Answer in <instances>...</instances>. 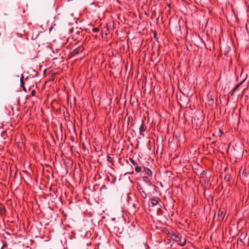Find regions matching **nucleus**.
I'll return each mask as SVG.
<instances>
[{
	"label": "nucleus",
	"mask_w": 249,
	"mask_h": 249,
	"mask_svg": "<svg viewBox=\"0 0 249 249\" xmlns=\"http://www.w3.org/2000/svg\"><path fill=\"white\" fill-rule=\"evenodd\" d=\"M218 216L222 217V219L224 218L225 216V213L223 211L219 210L218 213Z\"/></svg>",
	"instance_id": "nucleus-7"
},
{
	"label": "nucleus",
	"mask_w": 249,
	"mask_h": 249,
	"mask_svg": "<svg viewBox=\"0 0 249 249\" xmlns=\"http://www.w3.org/2000/svg\"><path fill=\"white\" fill-rule=\"evenodd\" d=\"M93 31L94 32H98V31H99V29H98V28H93Z\"/></svg>",
	"instance_id": "nucleus-13"
},
{
	"label": "nucleus",
	"mask_w": 249,
	"mask_h": 249,
	"mask_svg": "<svg viewBox=\"0 0 249 249\" xmlns=\"http://www.w3.org/2000/svg\"><path fill=\"white\" fill-rule=\"evenodd\" d=\"M142 170V168L140 166H136L135 167V171L137 172V173H139L140 172H141Z\"/></svg>",
	"instance_id": "nucleus-8"
},
{
	"label": "nucleus",
	"mask_w": 249,
	"mask_h": 249,
	"mask_svg": "<svg viewBox=\"0 0 249 249\" xmlns=\"http://www.w3.org/2000/svg\"><path fill=\"white\" fill-rule=\"evenodd\" d=\"M35 90H32V92H31V94L32 96H34L35 95Z\"/></svg>",
	"instance_id": "nucleus-14"
},
{
	"label": "nucleus",
	"mask_w": 249,
	"mask_h": 249,
	"mask_svg": "<svg viewBox=\"0 0 249 249\" xmlns=\"http://www.w3.org/2000/svg\"><path fill=\"white\" fill-rule=\"evenodd\" d=\"M143 170L145 174H147L149 177L152 176V172L150 169L147 167H144Z\"/></svg>",
	"instance_id": "nucleus-4"
},
{
	"label": "nucleus",
	"mask_w": 249,
	"mask_h": 249,
	"mask_svg": "<svg viewBox=\"0 0 249 249\" xmlns=\"http://www.w3.org/2000/svg\"><path fill=\"white\" fill-rule=\"evenodd\" d=\"M129 160L130 161V162L131 164L134 166H136L137 163L136 162L131 158H129Z\"/></svg>",
	"instance_id": "nucleus-10"
},
{
	"label": "nucleus",
	"mask_w": 249,
	"mask_h": 249,
	"mask_svg": "<svg viewBox=\"0 0 249 249\" xmlns=\"http://www.w3.org/2000/svg\"><path fill=\"white\" fill-rule=\"evenodd\" d=\"M143 180H144L145 181H146V182H150V179H149V178L148 177H143Z\"/></svg>",
	"instance_id": "nucleus-12"
},
{
	"label": "nucleus",
	"mask_w": 249,
	"mask_h": 249,
	"mask_svg": "<svg viewBox=\"0 0 249 249\" xmlns=\"http://www.w3.org/2000/svg\"><path fill=\"white\" fill-rule=\"evenodd\" d=\"M53 28V27H51V28H50V30L51 31V29Z\"/></svg>",
	"instance_id": "nucleus-16"
},
{
	"label": "nucleus",
	"mask_w": 249,
	"mask_h": 249,
	"mask_svg": "<svg viewBox=\"0 0 249 249\" xmlns=\"http://www.w3.org/2000/svg\"><path fill=\"white\" fill-rule=\"evenodd\" d=\"M150 204L152 206H156L158 203V200L157 198H152L149 200Z\"/></svg>",
	"instance_id": "nucleus-1"
},
{
	"label": "nucleus",
	"mask_w": 249,
	"mask_h": 249,
	"mask_svg": "<svg viewBox=\"0 0 249 249\" xmlns=\"http://www.w3.org/2000/svg\"><path fill=\"white\" fill-rule=\"evenodd\" d=\"M20 83H21V86L23 87V89L25 91V88L24 86V82H23V77H21L20 78Z\"/></svg>",
	"instance_id": "nucleus-9"
},
{
	"label": "nucleus",
	"mask_w": 249,
	"mask_h": 249,
	"mask_svg": "<svg viewBox=\"0 0 249 249\" xmlns=\"http://www.w3.org/2000/svg\"><path fill=\"white\" fill-rule=\"evenodd\" d=\"M171 238L174 241H175L177 243L179 242L180 239V237L178 236V235L176 234H173L171 235Z\"/></svg>",
	"instance_id": "nucleus-3"
},
{
	"label": "nucleus",
	"mask_w": 249,
	"mask_h": 249,
	"mask_svg": "<svg viewBox=\"0 0 249 249\" xmlns=\"http://www.w3.org/2000/svg\"><path fill=\"white\" fill-rule=\"evenodd\" d=\"M239 85H237L236 86L235 88H234L231 91V95H233V93L234 92V91H235V90L238 88Z\"/></svg>",
	"instance_id": "nucleus-11"
},
{
	"label": "nucleus",
	"mask_w": 249,
	"mask_h": 249,
	"mask_svg": "<svg viewBox=\"0 0 249 249\" xmlns=\"http://www.w3.org/2000/svg\"><path fill=\"white\" fill-rule=\"evenodd\" d=\"M146 129V126L144 124L143 122L142 121L139 129L140 134L142 135V132H144Z\"/></svg>",
	"instance_id": "nucleus-2"
},
{
	"label": "nucleus",
	"mask_w": 249,
	"mask_h": 249,
	"mask_svg": "<svg viewBox=\"0 0 249 249\" xmlns=\"http://www.w3.org/2000/svg\"><path fill=\"white\" fill-rule=\"evenodd\" d=\"M140 193L141 194V196L143 198H145L146 197V196H147L146 194L143 190H142V189H140Z\"/></svg>",
	"instance_id": "nucleus-6"
},
{
	"label": "nucleus",
	"mask_w": 249,
	"mask_h": 249,
	"mask_svg": "<svg viewBox=\"0 0 249 249\" xmlns=\"http://www.w3.org/2000/svg\"><path fill=\"white\" fill-rule=\"evenodd\" d=\"M219 132H220L221 134H222V133H223V132H222L221 130H219Z\"/></svg>",
	"instance_id": "nucleus-15"
},
{
	"label": "nucleus",
	"mask_w": 249,
	"mask_h": 249,
	"mask_svg": "<svg viewBox=\"0 0 249 249\" xmlns=\"http://www.w3.org/2000/svg\"><path fill=\"white\" fill-rule=\"evenodd\" d=\"M186 243L185 239L184 238L181 239L179 240V242L178 243V245H179L180 246H183Z\"/></svg>",
	"instance_id": "nucleus-5"
}]
</instances>
